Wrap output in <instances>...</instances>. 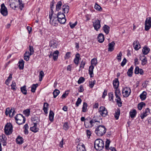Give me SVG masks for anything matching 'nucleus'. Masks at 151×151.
<instances>
[{"mask_svg":"<svg viewBox=\"0 0 151 151\" xmlns=\"http://www.w3.org/2000/svg\"><path fill=\"white\" fill-rule=\"evenodd\" d=\"M30 130L32 131L36 132H37L38 130V128L37 127V124H34V125L33 127H31L30 128Z\"/></svg>","mask_w":151,"mask_h":151,"instance_id":"obj_31","label":"nucleus"},{"mask_svg":"<svg viewBox=\"0 0 151 151\" xmlns=\"http://www.w3.org/2000/svg\"><path fill=\"white\" fill-rule=\"evenodd\" d=\"M100 22L101 21L98 19H95L92 22L93 26L96 31H98L101 27Z\"/></svg>","mask_w":151,"mask_h":151,"instance_id":"obj_11","label":"nucleus"},{"mask_svg":"<svg viewBox=\"0 0 151 151\" xmlns=\"http://www.w3.org/2000/svg\"><path fill=\"white\" fill-rule=\"evenodd\" d=\"M44 76V72L42 70H41L40 71L39 75V81H42L43 77Z\"/></svg>","mask_w":151,"mask_h":151,"instance_id":"obj_48","label":"nucleus"},{"mask_svg":"<svg viewBox=\"0 0 151 151\" xmlns=\"http://www.w3.org/2000/svg\"><path fill=\"white\" fill-rule=\"evenodd\" d=\"M106 129L104 125L99 126L96 129L95 132L96 134L101 136L104 135L106 132Z\"/></svg>","mask_w":151,"mask_h":151,"instance_id":"obj_2","label":"nucleus"},{"mask_svg":"<svg viewBox=\"0 0 151 151\" xmlns=\"http://www.w3.org/2000/svg\"><path fill=\"white\" fill-rule=\"evenodd\" d=\"M15 1H16V4L18 5H19L20 9L22 10L24 6L23 4L22 3V0H15Z\"/></svg>","mask_w":151,"mask_h":151,"instance_id":"obj_25","label":"nucleus"},{"mask_svg":"<svg viewBox=\"0 0 151 151\" xmlns=\"http://www.w3.org/2000/svg\"><path fill=\"white\" fill-rule=\"evenodd\" d=\"M38 86V84H33L31 87V91L32 92L34 93L35 92L36 88Z\"/></svg>","mask_w":151,"mask_h":151,"instance_id":"obj_39","label":"nucleus"},{"mask_svg":"<svg viewBox=\"0 0 151 151\" xmlns=\"http://www.w3.org/2000/svg\"><path fill=\"white\" fill-rule=\"evenodd\" d=\"M94 66L93 65L90 66L89 68V73L91 78L93 76V70Z\"/></svg>","mask_w":151,"mask_h":151,"instance_id":"obj_21","label":"nucleus"},{"mask_svg":"<svg viewBox=\"0 0 151 151\" xmlns=\"http://www.w3.org/2000/svg\"><path fill=\"white\" fill-rule=\"evenodd\" d=\"M91 65H93V66H96L97 63V59L95 58L92 59L91 61Z\"/></svg>","mask_w":151,"mask_h":151,"instance_id":"obj_45","label":"nucleus"},{"mask_svg":"<svg viewBox=\"0 0 151 151\" xmlns=\"http://www.w3.org/2000/svg\"><path fill=\"white\" fill-rule=\"evenodd\" d=\"M110 141L109 139H107L106 142L105 147L106 150H109V146L110 143Z\"/></svg>","mask_w":151,"mask_h":151,"instance_id":"obj_50","label":"nucleus"},{"mask_svg":"<svg viewBox=\"0 0 151 151\" xmlns=\"http://www.w3.org/2000/svg\"><path fill=\"white\" fill-rule=\"evenodd\" d=\"M136 112L135 109H133L132 111H131L129 112L131 118L135 117L136 114Z\"/></svg>","mask_w":151,"mask_h":151,"instance_id":"obj_37","label":"nucleus"},{"mask_svg":"<svg viewBox=\"0 0 151 151\" xmlns=\"http://www.w3.org/2000/svg\"><path fill=\"white\" fill-rule=\"evenodd\" d=\"M133 66H132L128 70L127 74L129 77H131L132 76V74L133 73Z\"/></svg>","mask_w":151,"mask_h":151,"instance_id":"obj_29","label":"nucleus"},{"mask_svg":"<svg viewBox=\"0 0 151 151\" xmlns=\"http://www.w3.org/2000/svg\"><path fill=\"white\" fill-rule=\"evenodd\" d=\"M113 84L114 88H118L119 82L118 78H115L113 81Z\"/></svg>","mask_w":151,"mask_h":151,"instance_id":"obj_17","label":"nucleus"},{"mask_svg":"<svg viewBox=\"0 0 151 151\" xmlns=\"http://www.w3.org/2000/svg\"><path fill=\"white\" fill-rule=\"evenodd\" d=\"M150 51V49L146 46H145L142 50L143 53L145 55L147 54Z\"/></svg>","mask_w":151,"mask_h":151,"instance_id":"obj_32","label":"nucleus"},{"mask_svg":"<svg viewBox=\"0 0 151 151\" xmlns=\"http://www.w3.org/2000/svg\"><path fill=\"white\" fill-rule=\"evenodd\" d=\"M57 45V43L56 42V41L54 40H52L50 42V47H52V48L56 47Z\"/></svg>","mask_w":151,"mask_h":151,"instance_id":"obj_26","label":"nucleus"},{"mask_svg":"<svg viewBox=\"0 0 151 151\" xmlns=\"http://www.w3.org/2000/svg\"><path fill=\"white\" fill-rule=\"evenodd\" d=\"M24 134H28V130L29 129V127H28L27 124H26L24 125Z\"/></svg>","mask_w":151,"mask_h":151,"instance_id":"obj_46","label":"nucleus"},{"mask_svg":"<svg viewBox=\"0 0 151 151\" xmlns=\"http://www.w3.org/2000/svg\"><path fill=\"white\" fill-rule=\"evenodd\" d=\"M109 27L106 25H105L103 27V29L106 34H108L109 33Z\"/></svg>","mask_w":151,"mask_h":151,"instance_id":"obj_33","label":"nucleus"},{"mask_svg":"<svg viewBox=\"0 0 151 151\" xmlns=\"http://www.w3.org/2000/svg\"><path fill=\"white\" fill-rule=\"evenodd\" d=\"M85 62L82 60L81 63V65L79 67L80 69L81 68H83L84 67V66L85 65Z\"/></svg>","mask_w":151,"mask_h":151,"instance_id":"obj_63","label":"nucleus"},{"mask_svg":"<svg viewBox=\"0 0 151 151\" xmlns=\"http://www.w3.org/2000/svg\"><path fill=\"white\" fill-rule=\"evenodd\" d=\"M11 89L12 90H13L14 91L16 90V84L15 82H14V81L12 82V84H11Z\"/></svg>","mask_w":151,"mask_h":151,"instance_id":"obj_51","label":"nucleus"},{"mask_svg":"<svg viewBox=\"0 0 151 151\" xmlns=\"http://www.w3.org/2000/svg\"><path fill=\"white\" fill-rule=\"evenodd\" d=\"M115 89L116 90L115 91V96L116 97L115 100L118 106L121 107L122 106V102L120 96L121 95L120 91L118 88Z\"/></svg>","mask_w":151,"mask_h":151,"instance_id":"obj_4","label":"nucleus"},{"mask_svg":"<svg viewBox=\"0 0 151 151\" xmlns=\"http://www.w3.org/2000/svg\"><path fill=\"white\" fill-rule=\"evenodd\" d=\"M147 93L145 91H143L140 95V98L142 101L145 100L146 98Z\"/></svg>","mask_w":151,"mask_h":151,"instance_id":"obj_27","label":"nucleus"},{"mask_svg":"<svg viewBox=\"0 0 151 151\" xmlns=\"http://www.w3.org/2000/svg\"><path fill=\"white\" fill-rule=\"evenodd\" d=\"M87 107V104L86 102H83L82 107V111L83 112H85L86 111V109Z\"/></svg>","mask_w":151,"mask_h":151,"instance_id":"obj_42","label":"nucleus"},{"mask_svg":"<svg viewBox=\"0 0 151 151\" xmlns=\"http://www.w3.org/2000/svg\"><path fill=\"white\" fill-rule=\"evenodd\" d=\"M70 52H68L66 53L65 56V59H68L70 57Z\"/></svg>","mask_w":151,"mask_h":151,"instance_id":"obj_64","label":"nucleus"},{"mask_svg":"<svg viewBox=\"0 0 151 151\" xmlns=\"http://www.w3.org/2000/svg\"><path fill=\"white\" fill-rule=\"evenodd\" d=\"M16 112L14 110V109H12L10 110L9 112V116L10 117H12L15 114Z\"/></svg>","mask_w":151,"mask_h":151,"instance_id":"obj_44","label":"nucleus"},{"mask_svg":"<svg viewBox=\"0 0 151 151\" xmlns=\"http://www.w3.org/2000/svg\"><path fill=\"white\" fill-rule=\"evenodd\" d=\"M99 111L102 116L105 117L108 114L107 110L104 106H100L99 109Z\"/></svg>","mask_w":151,"mask_h":151,"instance_id":"obj_9","label":"nucleus"},{"mask_svg":"<svg viewBox=\"0 0 151 151\" xmlns=\"http://www.w3.org/2000/svg\"><path fill=\"white\" fill-rule=\"evenodd\" d=\"M0 12L4 16H6L8 14L7 9L4 4H2L1 5Z\"/></svg>","mask_w":151,"mask_h":151,"instance_id":"obj_13","label":"nucleus"},{"mask_svg":"<svg viewBox=\"0 0 151 151\" xmlns=\"http://www.w3.org/2000/svg\"><path fill=\"white\" fill-rule=\"evenodd\" d=\"M120 114V111L119 109L116 110L115 111V114L114 115V117L116 119H119V116Z\"/></svg>","mask_w":151,"mask_h":151,"instance_id":"obj_41","label":"nucleus"},{"mask_svg":"<svg viewBox=\"0 0 151 151\" xmlns=\"http://www.w3.org/2000/svg\"><path fill=\"white\" fill-rule=\"evenodd\" d=\"M145 105V104L143 102H141L139 103L138 105V109L140 110H141L143 106Z\"/></svg>","mask_w":151,"mask_h":151,"instance_id":"obj_43","label":"nucleus"},{"mask_svg":"<svg viewBox=\"0 0 151 151\" xmlns=\"http://www.w3.org/2000/svg\"><path fill=\"white\" fill-rule=\"evenodd\" d=\"M139 68L138 66L136 67L134 71V73L135 74H138L139 72Z\"/></svg>","mask_w":151,"mask_h":151,"instance_id":"obj_61","label":"nucleus"},{"mask_svg":"<svg viewBox=\"0 0 151 151\" xmlns=\"http://www.w3.org/2000/svg\"><path fill=\"white\" fill-rule=\"evenodd\" d=\"M65 16L63 13L59 12L57 16V18L58 21L61 24H64L66 21L65 18Z\"/></svg>","mask_w":151,"mask_h":151,"instance_id":"obj_6","label":"nucleus"},{"mask_svg":"<svg viewBox=\"0 0 151 151\" xmlns=\"http://www.w3.org/2000/svg\"><path fill=\"white\" fill-rule=\"evenodd\" d=\"M62 5V3L61 1H58L56 5V10L57 11H58L60 10L61 6Z\"/></svg>","mask_w":151,"mask_h":151,"instance_id":"obj_34","label":"nucleus"},{"mask_svg":"<svg viewBox=\"0 0 151 151\" xmlns=\"http://www.w3.org/2000/svg\"><path fill=\"white\" fill-rule=\"evenodd\" d=\"M29 50L30 52H29L30 55H32L34 52V50L33 47L32 46H29Z\"/></svg>","mask_w":151,"mask_h":151,"instance_id":"obj_59","label":"nucleus"},{"mask_svg":"<svg viewBox=\"0 0 151 151\" xmlns=\"http://www.w3.org/2000/svg\"><path fill=\"white\" fill-rule=\"evenodd\" d=\"M96 83V81L94 80L93 81H91L89 82V87L92 88L93 87L94 85Z\"/></svg>","mask_w":151,"mask_h":151,"instance_id":"obj_55","label":"nucleus"},{"mask_svg":"<svg viewBox=\"0 0 151 151\" xmlns=\"http://www.w3.org/2000/svg\"><path fill=\"white\" fill-rule=\"evenodd\" d=\"M52 14L49 15V18L50 19V23L52 26H56L57 25L58 20L57 17H52Z\"/></svg>","mask_w":151,"mask_h":151,"instance_id":"obj_10","label":"nucleus"},{"mask_svg":"<svg viewBox=\"0 0 151 151\" xmlns=\"http://www.w3.org/2000/svg\"><path fill=\"white\" fill-rule=\"evenodd\" d=\"M60 93V91L58 90L55 89L53 93L54 97L55 98L59 95Z\"/></svg>","mask_w":151,"mask_h":151,"instance_id":"obj_40","label":"nucleus"},{"mask_svg":"<svg viewBox=\"0 0 151 151\" xmlns=\"http://www.w3.org/2000/svg\"><path fill=\"white\" fill-rule=\"evenodd\" d=\"M94 7L96 10L99 11H100L102 9L101 7L97 4H95Z\"/></svg>","mask_w":151,"mask_h":151,"instance_id":"obj_58","label":"nucleus"},{"mask_svg":"<svg viewBox=\"0 0 151 151\" xmlns=\"http://www.w3.org/2000/svg\"><path fill=\"white\" fill-rule=\"evenodd\" d=\"M20 89L21 92L24 94H27V90L26 89V86H24L23 87H21Z\"/></svg>","mask_w":151,"mask_h":151,"instance_id":"obj_38","label":"nucleus"},{"mask_svg":"<svg viewBox=\"0 0 151 151\" xmlns=\"http://www.w3.org/2000/svg\"><path fill=\"white\" fill-rule=\"evenodd\" d=\"M16 1H15V3L14 2H12V3H11L10 4V6L12 8V9H13L14 8H16L18 7V4L16 5Z\"/></svg>","mask_w":151,"mask_h":151,"instance_id":"obj_56","label":"nucleus"},{"mask_svg":"<svg viewBox=\"0 0 151 151\" xmlns=\"http://www.w3.org/2000/svg\"><path fill=\"white\" fill-rule=\"evenodd\" d=\"M77 22H75L74 23L72 24L71 22H70L69 24L70 28L72 29L74 28L77 24Z\"/></svg>","mask_w":151,"mask_h":151,"instance_id":"obj_62","label":"nucleus"},{"mask_svg":"<svg viewBox=\"0 0 151 151\" xmlns=\"http://www.w3.org/2000/svg\"><path fill=\"white\" fill-rule=\"evenodd\" d=\"M32 120L33 121L34 124H37L39 122V119L37 117H34L32 118Z\"/></svg>","mask_w":151,"mask_h":151,"instance_id":"obj_36","label":"nucleus"},{"mask_svg":"<svg viewBox=\"0 0 151 151\" xmlns=\"http://www.w3.org/2000/svg\"><path fill=\"white\" fill-rule=\"evenodd\" d=\"M59 54V51L56 50L53 53V58L54 60L55 61L57 60L58 58V55Z\"/></svg>","mask_w":151,"mask_h":151,"instance_id":"obj_28","label":"nucleus"},{"mask_svg":"<svg viewBox=\"0 0 151 151\" xmlns=\"http://www.w3.org/2000/svg\"><path fill=\"white\" fill-rule=\"evenodd\" d=\"M85 80V78L83 77H81L78 81V84L83 83Z\"/></svg>","mask_w":151,"mask_h":151,"instance_id":"obj_57","label":"nucleus"},{"mask_svg":"<svg viewBox=\"0 0 151 151\" xmlns=\"http://www.w3.org/2000/svg\"><path fill=\"white\" fill-rule=\"evenodd\" d=\"M69 128V126L68 125V124L67 122H65L63 126V128L65 131L67 130Z\"/></svg>","mask_w":151,"mask_h":151,"instance_id":"obj_54","label":"nucleus"},{"mask_svg":"<svg viewBox=\"0 0 151 151\" xmlns=\"http://www.w3.org/2000/svg\"><path fill=\"white\" fill-rule=\"evenodd\" d=\"M104 147V143L101 139H96L94 143V147L96 150H100Z\"/></svg>","mask_w":151,"mask_h":151,"instance_id":"obj_3","label":"nucleus"},{"mask_svg":"<svg viewBox=\"0 0 151 151\" xmlns=\"http://www.w3.org/2000/svg\"><path fill=\"white\" fill-rule=\"evenodd\" d=\"M143 57H144V58L142 60L141 64L142 65H144L146 64L147 61L146 57H145V56H144Z\"/></svg>","mask_w":151,"mask_h":151,"instance_id":"obj_53","label":"nucleus"},{"mask_svg":"<svg viewBox=\"0 0 151 151\" xmlns=\"http://www.w3.org/2000/svg\"><path fill=\"white\" fill-rule=\"evenodd\" d=\"M80 58V55L79 53H77L75 55V58L74 60V63L76 65H78Z\"/></svg>","mask_w":151,"mask_h":151,"instance_id":"obj_20","label":"nucleus"},{"mask_svg":"<svg viewBox=\"0 0 151 151\" xmlns=\"http://www.w3.org/2000/svg\"><path fill=\"white\" fill-rule=\"evenodd\" d=\"M16 142L17 144H22L23 142V138L22 137L19 136L16 139Z\"/></svg>","mask_w":151,"mask_h":151,"instance_id":"obj_30","label":"nucleus"},{"mask_svg":"<svg viewBox=\"0 0 151 151\" xmlns=\"http://www.w3.org/2000/svg\"><path fill=\"white\" fill-rule=\"evenodd\" d=\"M151 27V18H147L145 23V30H148Z\"/></svg>","mask_w":151,"mask_h":151,"instance_id":"obj_12","label":"nucleus"},{"mask_svg":"<svg viewBox=\"0 0 151 151\" xmlns=\"http://www.w3.org/2000/svg\"><path fill=\"white\" fill-rule=\"evenodd\" d=\"M131 92V90L129 87H126L123 89L122 93L124 97H127L130 95Z\"/></svg>","mask_w":151,"mask_h":151,"instance_id":"obj_8","label":"nucleus"},{"mask_svg":"<svg viewBox=\"0 0 151 151\" xmlns=\"http://www.w3.org/2000/svg\"><path fill=\"white\" fill-rule=\"evenodd\" d=\"M54 114L53 111L51 110H50L49 118L50 121L52 122L53 121Z\"/></svg>","mask_w":151,"mask_h":151,"instance_id":"obj_23","label":"nucleus"},{"mask_svg":"<svg viewBox=\"0 0 151 151\" xmlns=\"http://www.w3.org/2000/svg\"><path fill=\"white\" fill-rule=\"evenodd\" d=\"M77 151H86L84 145L83 144H79L77 147Z\"/></svg>","mask_w":151,"mask_h":151,"instance_id":"obj_15","label":"nucleus"},{"mask_svg":"<svg viewBox=\"0 0 151 151\" xmlns=\"http://www.w3.org/2000/svg\"><path fill=\"white\" fill-rule=\"evenodd\" d=\"M115 43L114 42H112L110 43H109L108 45V51L111 52L113 51L114 49V46Z\"/></svg>","mask_w":151,"mask_h":151,"instance_id":"obj_18","label":"nucleus"},{"mask_svg":"<svg viewBox=\"0 0 151 151\" xmlns=\"http://www.w3.org/2000/svg\"><path fill=\"white\" fill-rule=\"evenodd\" d=\"M0 140L1 142L3 141L4 142L6 143V138L4 134H2L1 136H0Z\"/></svg>","mask_w":151,"mask_h":151,"instance_id":"obj_47","label":"nucleus"},{"mask_svg":"<svg viewBox=\"0 0 151 151\" xmlns=\"http://www.w3.org/2000/svg\"><path fill=\"white\" fill-rule=\"evenodd\" d=\"M133 45L134 49L135 50H138L141 47L140 45L139 44L138 40L134 41Z\"/></svg>","mask_w":151,"mask_h":151,"instance_id":"obj_16","label":"nucleus"},{"mask_svg":"<svg viewBox=\"0 0 151 151\" xmlns=\"http://www.w3.org/2000/svg\"><path fill=\"white\" fill-rule=\"evenodd\" d=\"M81 100L80 98H78L76 103V105L77 106H78L79 104H80L81 102Z\"/></svg>","mask_w":151,"mask_h":151,"instance_id":"obj_60","label":"nucleus"},{"mask_svg":"<svg viewBox=\"0 0 151 151\" xmlns=\"http://www.w3.org/2000/svg\"><path fill=\"white\" fill-rule=\"evenodd\" d=\"M30 111L29 109H27L23 111V114L28 116L30 114Z\"/></svg>","mask_w":151,"mask_h":151,"instance_id":"obj_49","label":"nucleus"},{"mask_svg":"<svg viewBox=\"0 0 151 151\" xmlns=\"http://www.w3.org/2000/svg\"><path fill=\"white\" fill-rule=\"evenodd\" d=\"M150 109L149 108H147L141 114L140 117L142 119H143L146 116L149 114L150 113Z\"/></svg>","mask_w":151,"mask_h":151,"instance_id":"obj_14","label":"nucleus"},{"mask_svg":"<svg viewBox=\"0 0 151 151\" xmlns=\"http://www.w3.org/2000/svg\"><path fill=\"white\" fill-rule=\"evenodd\" d=\"M49 104L47 103H45L43 106V110L45 114L47 113V107Z\"/></svg>","mask_w":151,"mask_h":151,"instance_id":"obj_35","label":"nucleus"},{"mask_svg":"<svg viewBox=\"0 0 151 151\" xmlns=\"http://www.w3.org/2000/svg\"><path fill=\"white\" fill-rule=\"evenodd\" d=\"M4 132L7 135H9L12 134V126L10 123H7L5 126Z\"/></svg>","mask_w":151,"mask_h":151,"instance_id":"obj_7","label":"nucleus"},{"mask_svg":"<svg viewBox=\"0 0 151 151\" xmlns=\"http://www.w3.org/2000/svg\"><path fill=\"white\" fill-rule=\"evenodd\" d=\"M98 41L100 43H102L104 39V35L102 33L99 34L98 36Z\"/></svg>","mask_w":151,"mask_h":151,"instance_id":"obj_19","label":"nucleus"},{"mask_svg":"<svg viewBox=\"0 0 151 151\" xmlns=\"http://www.w3.org/2000/svg\"><path fill=\"white\" fill-rule=\"evenodd\" d=\"M109 100L110 101H114V95L113 92H111L109 93Z\"/></svg>","mask_w":151,"mask_h":151,"instance_id":"obj_52","label":"nucleus"},{"mask_svg":"<svg viewBox=\"0 0 151 151\" xmlns=\"http://www.w3.org/2000/svg\"><path fill=\"white\" fill-rule=\"evenodd\" d=\"M16 123L19 124H21L25 123L26 119L25 117L22 114H19L15 116Z\"/></svg>","mask_w":151,"mask_h":151,"instance_id":"obj_5","label":"nucleus"},{"mask_svg":"<svg viewBox=\"0 0 151 151\" xmlns=\"http://www.w3.org/2000/svg\"><path fill=\"white\" fill-rule=\"evenodd\" d=\"M96 123H97L96 124L99 123L96 117L94 116L92 119L87 118L86 119V121L84 122V125L86 128H89L94 126Z\"/></svg>","mask_w":151,"mask_h":151,"instance_id":"obj_1","label":"nucleus"},{"mask_svg":"<svg viewBox=\"0 0 151 151\" xmlns=\"http://www.w3.org/2000/svg\"><path fill=\"white\" fill-rule=\"evenodd\" d=\"M69 6L67 5H65L63 6L62 7L63 11L64 13H68L69 11Z\"/></svg>","mask_w":151,"mask_h":151,"instance_id":"obj_24","label":"nucleus"},{"mask_svg":"<svg viewBox=\"0 0 151 151\" xmlns=\"http://www.w3.org/2000/svg\"><path fill=\"white\" fill-rule=\"evenodd\" d=\"M24 61L23 60L19 61L18 63V67L19 69L22 70L24 67Z\"/></svg>","mask_w":151,"mask_h":151,"instance_id":"obj_22","label":"nucleus"}]
</instances>
